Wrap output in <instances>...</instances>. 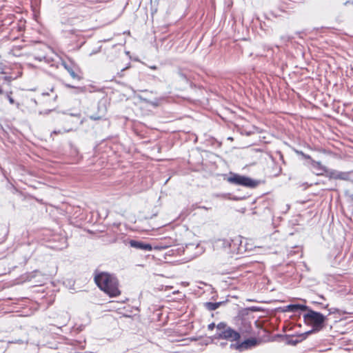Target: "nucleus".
Returning <instances> with one entry per match:
<instances>
[{
	"label": "nucleus",
	"mask_w": 353,
	"mask_h": 353,
	"mask_svg": "<svg viewBox=\"0 0 353 353\" xmlns=\"http://www.w3.org/2000/svg\"><path fill=\"white\" fill-rule=\"evenodd\" d=\"M94 279L99 288L110 297H116L121 294L118 279L114 274L95 271Z\"/></svg>",
	"instance_id": "nucleus-1"
},
{
	"label": "nucleus",
	"mask_w": 353,
	"mask_h": 353,
	"mask_svg": "<svg viewBox=\"0 0 353 353\" xmlns=\"http://www.w3.org/2000/svg\"><path fill=\"white\" fill-rule=\"evenodd\" d=\"M304 322L312 327V329L308 332H305V334L309 335L312 333L319 332L325 327L326 316L319 312H316L308 307L303 316Z\"/></svg>",
	"instance_id": "nucleus-2"
},
{
	"label": "nucleus",
	"mask_w": 353,
	"mask_h": 353,
	"mask_svg": "<svg viewBox=\"0 0 353 353\" xmlns=\"http://www.w3.org/2000/svg\"><path fill=\"white\" fill-rule=\"evenodd\" d=\"M214 339H224L230 342L238 341L241 338L240 332L234 330L224 322L216 325V333L212 336Z\"/></svg>",
	"instance_id": "nucleus-3"
},
{
	"label": "nucleus",
	"mask_w": 353,
	"mask_h": 353,
	"mask_svg": "<svg viewBox=\"0 0 353 353\" xmlns=\"http://www.w3.org/2000/svg\"><path fill=\"white\" fill-rule=\"evenodd\" d=\"M226 181L232 185H241L250 188H256L259 184V181L257 180H254L247 176L241 175L232 172L228 174Z\"/></svg>",
	"instance_id": "nucleus-4"
},
{
	"label": "nucleus",
	"mask_w": 353,
	"mask_h": 353,
	"mask_svg": "<svg viewBox=\"0 0 353 353\" xmlns=\"http://www.w3.org/2000/svg\"><path fill=\"white\" fill-rule=\"evenodd\" d=\"M312 165L314 168H318L319 170L325 172L326 176L330 179L348 181L349 172L327 169L325 167L323 166L320 162L315 161H312Z\"/></svg>",
	"instance_id": "nucleus-5"
},
{
	"label": "nucleus",
	"mask_w": 353,
	"mask_h": 353,
	"mask_svg": "<svg viewBox=\"0 0 353 353\" xmlns=\"http://www.w3.org/2000/svg\"><path fill=\"white\" fill-rule=\"evenodd\" d=\"M259 341L258 339H256V338L251 337L244 340L242 342H239L238 341L236 343L231 344L230 347L234 348L239 351H243L256 346L259 344Z\"/></svg>",
	"instance_id": "nucleus-6"
},
{
	"label": "nucleus",
	"mask_w": 353,
	"mask_h": 353,
	"mask_svg": "<svg viewBox=\"0 0 353 353\" xmlns=\"http://www.w3.org/2000/svg\"><path fill=\"white\" fill-rule=\"evenodd\" d=\"M128 243L130 245V247L134 248L137 250H141L145 251H151L152 250V246L151 244L146 243L143 241L129 239Z\"/></svg>",
	"instance_id": "nucleus-7"
},
{
	"label": "nucleus",
	"mask_w": 353,
	"mask_h": 353,
	"mask_svg": "<svg viewBox=\"0 0 353 353\" xmlns=\"http://www.w3.org/2000/svg\"><path fill=\"white\" fill-rule=\"evenodd\" d=\"M306 336L305 333L299 335H286L285 339V343L287 345H295L304 340Z\"/></svg>",
	"instance_id": "nucleus-8"
},
{
	"label": "nucleus",
	"mask_w": 353,
	"mask_h": 353,
	"mask_svg": "<svg viewBox=\"0 0 353 353\" xmlns=\"http://www.w3.org/2000/svg\"><path fill=\"white\" fill-rule=\"evenodd\" d=\"M107 113V108L105 106H101L100 103L98 104V113L93 114L89 116L90 119L93 121L105 119Z\"/></svg>",
	"instance_id": "nucleus-9"
},
{
	"label": "nucleus",
	"mask_w": 353,
	"mask_h": 353,
	"mask_svg": "<svg viewBox=\"0 0 353 353\" xmlns=\"http://www.w3.org/2000/svg\"><path fill=\"white\" fill-rule=\"evenodd\" d=\"M307 310H308L307 305L296 303V304H290V305H286L283 309V312H296L298 311L306 312Z\"/></svg>",
	"instance_id": "nucleus-10"
},
{
	"label": "nucleus",
	"mask_w": 353,
	"mask_h": 353,
	"mask_svg": "<svg viewBox=\"0 0 353 353\" xmlns=\"http://www.w3.org/2000/svg\"><path fill=\"white\" fill-rule=\"evenodd\" d=\"M241 334H251L252 332V323L247 319H243L239 327Z\"/></svg>",
	"instance_id": "nucleus-11"
},
{
	"label": "nucleus",
	"mask_w": 353,
	"mask_h": 353,
	"mask_svg": "<svg viewBox=\"0 0 353 353\" xmlns=\"http://www.w3.org/2000/svg\"><path fill=\"white\" fill-rule=\"evenodd\" d=\"M62 65L68 71V72L70 74L72 79L78 80L81 79L80 76L75 72L74 67L72 64H68L67 63L63 61L62 63Z\"/></svg>",
	"instance_id": "nucleus-12"
},
{
	"label": "nucleus",
	"mask_w": 353,
	"mask_h": 353,
	"mask_svg": "<svg viewBox=\"0 0 353 353\" xmlns=\"http://www.w3.org/2000/svg\"><path fill=\"white\" fill-rule=\"evenodd\" d=\"M82 20L80 17H72L68 19H65V17H63L61 19V23L63 24H68V25H75L77 22L81 21Z\"/></svg>",
	"instance_id": "nucleus-13"
},
{
	"label": "nucleus",
	"mask_w": 353,
	"mask_h": 353,
	"mask_svg": "<svg viewBox=\"0 0 353 353\" xmlns=\"http://www.w3.org/2000/svg\"><path fill=\"white\" fill-rule=\"evenodd\" d=\"M65 86L67 88H73L74 90V93L76 94H80V93H85L86 92H92L91 90H88V88L85 86L75 87L70 84H65Z\"/></svg>",
	"instance_id": "nucleus-14"
},
{
	"label": "nucleus",
	"mask_w": 353,
	"mask_h": 353,
	"mask_svg": "<svg viewBox=\"0 0 353 353\" xmlns=\"http://www.w3.org/2000/svg\"><path fill=\"white\" fill-rule=\"evenodd\" d=\"M223 302H205L204 303V307L205 309H207L209 311H213L216 310L221 304H223Z\"/></svg>",
	"instance_id": "nucleus-15"
},
{
	"label": "nucleus",
	"mask_w": 353,
	"mask_h": 353,
	"mask_svg": "<svg viewBox=\"0 0 353 353\" xmlns=\"http://www.w3.org/2000/svg\"><path fill=\"white\" fill-rule=\"evenodd\" d=\"M177 74L179 75V77L183 81L188 82V78L187 77V74L181 69H179L178 71H177Z\"/></svg>",
	"instance_id": "nucleus-16"
},
{
	"label": "nucleus",
	"mask_w": 353,
	"mask_h": 353,
	"mask_svg": "<svg viewBox=\"0 0 353 353\" xmlns=\"http://www.w3.org/2000/svg\"><path fill=\"white\" fill-rule=\"evenodd\" d=\"M295 152L298 154V155H301V157H303V159H311L312 161H313L311 158V157L309 155V154H305L303 152L301 151V150H295Z\"/></svg>",
	"instance_id": "nucleus-17"
},
{
	"label": "nucleus",
	"mask_w": 353,
	"mask_h": 353,
	"mask_svg": "<svg viewBox=\"0 0 353 353\" xmlns=\"http://www.w3.org/2000/svg\"><path fill=\"white\" fill-rule=\"evenodd\" d=\"M150 4H151L152 12H157L158 0H150Z\"/></svg>",
	"instance_id": "nucleus-18"
},
{
	"label": "nucleus",
	"mask_w": 353,
	"mask_h": 353,
	"mask_svg": "<svg viewBox=\"0 0 353 353\" xmlns=\"http://www.w3.org/2000/svg\"><path fill=\"white\" fill-rule=\"evenodd\" d=\"M71 131V129H69V130H54L52 131V134H63V133H65V132H70Z\"/></svg>",
	"instance_id": "nucleus-19"
},
{
	"label": "nucleus",
	"mask_w": 353,
	"mask_h": 353,
	"mask_svg": "<svg viewBox=\"0 0 353 353\" xmlns=\"http://www.w3.org/2000/svg\"><path fill=\"white\" fill-rule=\"evenodd\" d=\"M11 93H12V92H10V94H9V93H8V94H6V97H7L8 100L9 101L10 103L13 105V104H14V103H15V101H14V99L11 97Z\"/></svg>",
	"instance_id": "nucleus-20"
},
{
	"label": "nucleus",
	"mask_w": 353,
	"mask_h": 353,
	"mask_svg": "<svg viewBox=\"0 0 353 353\" xmlns=\"http://www.w3.org/2000/svg\"><path fill=\"white\" fill-rule=\"evenodd\" d=\"M281 39L283 43H287L291 39V37L288 35H283L281 37Z\"/></svg>",
	"instance_id": "nucleus-21"
},
{
	"label": "nucleus",
	"mask_w": 353,
	"mask_h": 353,
	"mask_svg": "<svg viewBox=\"0 0 353 353\" xmlns=\"http://www.w3.org/2000/svg\"><path fill=\"white\" fill-rule=\"evenodd\" d=\"M215 327L216 328V325L214 323H211L208 325V329L210 331L213 330Z\"/></svg>",
	"instance_id": "nucleus-22"
},
{
	"label": "nucleus",
	"mask_w": 353,
	"mask_h": 353,
	"mask_svg": "<svg viewBox=\"0 0 353 353\" xmlns=\"http://www.w3.org/2000/svg\"><path fill=\"white\" fill-rule=\"evenodd\" d=\"M348 181H350L353 183V172H349V177Z\"/></svg>",
	"instance_id": "nucleus-23"
},
{
	"label": "nucleus",
	"mask_w": 353,
	"mask_h": 353,
	"mask_svg": "<svg viewBox=\"0 0 353 353\" xmlns=\"http://www.w3.org/2000/svg\"><path fill=\"white\" fill-rule=\"evenodd\" d=\"M168 245H157L155 247L156 249H165L166 248H168Z\"/></svg>",
	"instance_id": "nucleus-24"
},
{
	"label": "nucleus",
	"mask_w": 353,
	"mask_h": 353,
	"mask_svg": "<svg viewBox=\"0 0 353 353\" xmlns=\"http://www.w3.org/2000/svg\"><path fill=\"white\" fill-rule=\"evenodd\" d=\"M223 245H225V246H229L230 245V243L228 241H220Z\"/></svg>",
	"instance_id": "nucleus-25"
},
{
	"label": "nucleus",
	"mask_w": 353,
	"mask_h": 353,
	"mask_svg": "<svg viewBox=\"0 0 353 353\" xmlns=\"http://www.w3.org/2000/svg\"><path fill=\"white\" fill-rule=\"evenodd\" d=\"M71 116H73V117H77L78 118H80L81 117V114L80 113H77V114H70Z\"/></svg>",
	"instance_id": "nucleus-26"
},
{
	"label": "nucleus",
	"mask_w": 353,
	"mask_h": 353,
	"mask_svg": "<svg viewBox=\"0 0 353 353\" xmlns=\"http://www.w3.org/2000/svg\"><path fill=\"white\" fill-rule=\"evenodd\" d=\"M127 68H123L120 72L118 73V74L120 76V77H122L123 76V72Z\"/></svg>",
	"instance_id": "nucleus-27"
},
{
	"label": "nucleus",
	"mask_w": 353,
	"mask_h": 353,
	"mask_svg": "<svg viewBox=\"0 0 353 353\" xmlns=\"http://www.w3.org/2000/svg\"><path fill=\"white\" fill-rule=\"evenodd\" d=\"M197 208H198L204 209V210H208V209H210L209 208H207V207H205V206H198Z\"/></svg>",
	"instance_id": "nucleus-28"
},
{
	"label": "nucleus",
	"mask_w": 353,
	"mask_h": 353,
	"mask_svg": "<svg viewBox=\"0 0 353 353\" xmlns=\"http://www.w3.org/2000/svg\"><path fill=\"white\" fill-rule=\"evenodd\" d=\"M3 94V90L0 88V94Z\"/></svg>",
	"instance_id": "nucleus-29"
},
{
	"label": "nucleus",
	"mask_w": 353,
	"mask_h": 353,
	"mask_svg": "<svg viewBox=\"0 0 353 353\" xmlns=\"http://www.w3.org/2000/svg\"><path fill=\"white\" fill-rule=\"evenodd\" d=\"M72 33H74V32L76 31L75 30H70Z\"/></svg>",
	"instance_id": "nucleus-30"
}]
</instances>
